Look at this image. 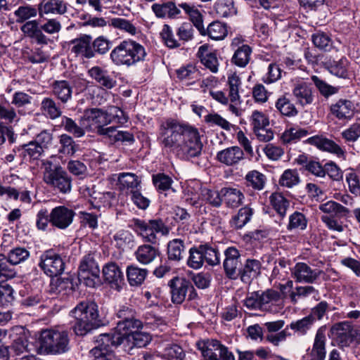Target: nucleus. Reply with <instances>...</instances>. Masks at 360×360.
<instances>
[{"instance_id":"59","label":"nucleus","mask_w":360,"mask_h":360,"mask_svg":"<svg viewBox=\"0 0 360 360\" xmlns=\"http://www.w3.org/2000/svg\"><path fill=\"white\" fill-rule=\"evenodd\" d=\"M38 12V8H36L30 5L21 6L14 11V15L16 17L18 23H22L32 18L36 17Z\"/></svg>"},{"instance_id":"52","label":"nucleus","mask_w":360,"mask_h":360,"mask_svg":"<svg viewBox=\"0 0 360 360\" xmlns=\"http://www.w3.org/2000/svg\"><path fill=\"white\" fill-rule=\"evenodd\" d=\"M214 8L217 15L221 18L232 16L237 13L233 0H217Z\"/></svg>"},{"instance_id":"36","label":"nucleus","mask_w":360,"mask_h":360,"mask_svg":"<svg viewBox=\"0 0 360 360\" xmlns=\"http://www.w3.org/2000/svg\"><path fill=\"white\" fill-rule=\"evenodd\" d=\"M118 183L121 190L131 193L137 189H141V179L138 176L130 172H123L118 175Z\"/></svg>"},{"instance_id":"4","label":"nucleus","mask_w":360,"mask_h":360,"mask_svg":"<svg viewBox=\"0 0 360 360\" xmlns=\"http://www.w3.org/2000/svg\"><path fill=\"white\" fill-rule=\"evenodd\" d=\"M110 56L115 65L130 67L143 61L146 51L145 47L139 42L126 39L112 50Z\"/></svg>"},{"instance_id":"60","label":"nucleus","mask_w":360,"mask_h":360,"mask_svg":"<svg viewBox=\"0 0 360 360\" xmlns=\"http://www.w3.org/2000/svg\"><path fill=\"white\" fill-rule=\"evenodd\" d=\"M349 61L346 58H342L338 61H333L328 66L329 72L341 78H347L348 77Z\"/></svg>"},{"instance_id":"20","label":"nucleus","mask_w":360,"mask_h":360,"mask_svg":"<svg viewBox=\"0 0 360 360\" xmlns=\"http://www.w3.org/2000/svg\"><path fill=\"white\" fill-rule=\"evenodd\" d=\"M333 338L341 347H347L353 340L352 327L349 322L344 321L335 324L331 328Z\"/></svg>"},{"instance_id":"35","label":"nucleus","mask_w":360,"mask_h":360,"mask_svg":"<svg viewBox=\"0 0 360 360\" xmlns=\"http://www.w3.org/2000/svg\"><path fill=\"white\" fill-rule=\"evenodd\" d=\"M179 6L184 11L185 14L187 15L193 24V27H195L198 30L199 33L205 32L203 16L195 6L188 3L179 4Z\"/></svg>"},{"instance_id":"7","label":"nucleus","mask_w":360,"mask_h":360,"mask_svg":"<svg viewBox=\"0 0 360 360\" xmlns=\"http://www.w3.org/2000/svg\"><path fill=\"white\" fill-rule=\"evenodd\" d=\"M130 227L142 240L148 243L156 244L158 242V234L166 235L169 230L160 219L142 220L133 219Z\"/></svg>"},{"instance_id":"10","label":"nucleus","mask_w":360,"mask_h":360,"mask_svg":"<svg viewBox=\"0 0 360 360\" xmlns=\"http://www.w3.org/2000/svg\"><path fill=\"white\" fill-rule=\"evenodd\" d=\"M44 181L46 184L63 193H70L72 188L71 178L60 167L54 169L46 167L44 172Z\"/></svg>"},{"instance_id":"2","label":"nucleus","mask_w":360,"mask_h":360,"mask_svg":"<svg viewBox=\"0 0 360 360\" xmlns=\"http://www.w3.org/2000/svg\"><path fill=\"white\" fill-rule=\"evenodd\" d=\"M142 328V322L139 319L120 321L113 333H103L97 337V345L90 350L89 358L92 360H120L112 352V347L121 345Z\"/></svg>"},{"instance_id":"25","label":"nucleus","mask_w":360,"mask_h":360,"mask_svg":"<svg viewBox=\"0 0 360 360\" xmlns=\"http://www.w3.org/2000/svg\"><path fill=\"white\" fill-rule=\"evenodd\" d=\"M292 95L302 105L310 104L313 101L311 84L305 81L297 82L292 89Z\"/></svg>"},{"instance_id":"15","label":"nucleus","mask_w":360,"mask_h":360,"mask_svg":"<svg viewBox=\"0 0 360 360\" xmlns=\"http://www.w3.org/2000/svg\"><path fill=\"white\" fill-rule=\"evenodd\" d=\"M291 274L297 282L314 283L319 279L321 271L318 269H311L307 263L297 262L292 268Z\"/></svg>"},{"instance_id":"12","label":"nucleus","mask_w":360,"mask_h":360,"mask_svg":"<svg viewBox=\"0 0 360 360\" xmlns=\"http://www.w3.org/2000/svg\"><path fill=\"white\" fill-rule=\"evenodd\" d=\"M200 349L205 360H235L233 353L216 340L203 342Z\"/></svg>"},{"instance_id":"13","label":"nucleus","mask_w":360,"mask_h":360,"mask_svg":"<svg viewBox=\"0 0 360 360\" xmlns=\"http://www.w3.org/2000/svg\"><path fill=\"white\" fill-rule=\"evenodd\" d=\"M75 216V211L67 206L58 205L51 211V226L60 230L68 228Z\"/></svg>"},{"instance_id":"56","label":"nucleus","mask_w":360,"mask_h":360,"mask_svg":"<svg viewBox=\"0 0 360 360\" xmlns=\"http://www.w3.org/2000/svg\"><path fill=\"white\" fill-rule=\"evenodd\" d=\"M309 134L308 130L299 127L286 129L282 134L281 139L285 143L296 142Z\"/></svg>"},{"instance_id":"8","label":"nucleus","mask_w":360,"mask_h":360,"mask_svg":"<svg viewBox=\"0 0 360 360\" xmlns=\"http://www.w3.org/2000/svg\"><path fill=\"white\" fill-rule=\"evenodd\" d=\"M188 254L186 263L193 269H200L205 262L210 266H215L220 262L218 250L208 243L191 248Z\"/></svg>"},{"instance_id":"21","label":"nucleus","mask_w":360,"mask_h":360,"mask_svg":"<svg viewBox=\"0 0 360 360\" xmlns=\"http://www.w3.org/2000/svg\"><path fill=\"white\" fill-rule=\"evenodd\" d=\"M180 7L173 1L154 4L151 6L153 12L158 18L178 19L182 18Z\"/></svg>"},{"instance_id":"42","label":"nucleus","mask_w":360,"mask_h":360,"mask_svg":"<svg viewBox=\"0 0 360 360\" xmlns=\"http://www.w3.org/2000/svg\"><path fill=\"white\" fill-rule=\"evenodd\" d=\"M41 110L44 115L51 120L58 118L62 115L60 106L49 97H46L41 101Z\"/></svg>"},{"instance_id":"50","label":"nucleus","mask_w":360,"mask_h":360,"mask_svg":"<svg viewBox=\"0 0 360 360\" xmlns=\"http://www.w3.org/2000/svg\"><path fill=\"white\" fill-rule=\"evenodd\" d=\"M103 135L108 136L113 142L120 141L131 143L134 141V136L131 133L126 131H118L112 127L105 128Z\"/></svg>"},{"instance_id":"31","label":"nucleus","mask_w":360,"mask_h":360,"mask_svg":"<svg viewBox=\"0 0 360 360\" xmlns=\"http://www.w3.org/2000/svg\"><path fill=\"white\" fill-rule=\"evenodd\" d=\"M150 340L151 338L149 333L139 330L131 337L129 336L127 338V340H124L121 345H123V349L125 352L130 353L134 347H146Z\"/></svg>"},{"instance_id":"9","label":"nucleus","mask_w":360,"mask_h":360,"mask_svg":"<svg viewBox=\"0 0 360 360\" xmlns=\"http://www.w3.org/2000/svg\"><path fill=\"white\" fill-rule=\"evenodd\" d=\"M78 275L79 281L88 287L94 288L100 283V269L94 254L89 253L83 257Z\"/></svg>"},{"instance_id":"1","label":"nucleus","mask_w":360,"mask_h":360,"mask_svg":"<svg viewBox=\"0 0 360 360\" xmlns=\"http://www.w3.org/2000/svg\"><path fill=\"white\" fill-rule=\"evenodd\" d=\"M158 141L161 147L169 149L184 160L199 156L202 148L198 129L172 118L160 124Z\"/></svg>"},{"instance_id":"47","label":"nucleus","mask_w":360,"mask_h":360,"mask_svg":"<svg viewBox=\"0 0 360 360\" xmlns=\"http://www.w3.org/2000/svg\"><path fill=\"white\" fill-rule=\"evenodd\" d=\"M176 75L180 80L186 82L187 84H192L195 80L199 79L200 76L198 69L192 65L180 68L176 70Z\"/></svg>"},{"instance_id":"53","label":"nucleus","mask_w":360,"mask_h":360,"mask_svg":"<svg viewBox=\"0 0 360 360\" xmlns=\"http://www.w3.org/2000/svg\"><path fill=\"white\" fill-rule=\"evenodd\" d=\"M308 221L302 212L295 211L289 216V222L287 226L288 231H304L307 229Z\"/></svg>"},{"instance_id":"37","label":"nucleus","mask_w":360,"mask_h":360,"mask_svg":"<svg viewBox=\"0 0 360 360\" xmlns=\"http://www.w3.org/2000/svg\"><path fill=\"white\" fill-rule=\"evenodd\" d=\"M202 187L199 183H192L184 188L183 198L188 205L199 207L202 205Z\"/></svg>"},{"instance_id":"5","label":"nucleus","mask_w":360,"mask_h":360,"mask_svg":"<svg viewBox=\"0 0 360 360\" xmlns=\"http://www.w3.org/2000/svg\"><path fill=\"white\" fill-rule=\"evenodd\" d=\"M75 322L73 326L77 335L83 336L97 326L98 306L89 300L82 301L70 311Z\"/></svg>"},{"instance_id":"33","label":"nucleus","mask_w":360,"mask_h":360,"mask_svg":"<svg viewBox=\"0 0 360 360\" xmlns=\"http://www.w3.org/2000/svg\"><path fill=\"white\" fill-rule=\"evenodd\" d=\"M260 270L261 263L259 260L248 259L239 276L243 283H250L260 274Z\"/></svg>"},{"instance_id":"11","label":"nucleus","mask_w":360,"mask_h":360,"mask_svg":"<svg viewBox=\"0 0 360 360\" xmlns=\"http://www.w3.org/2000/svg\"><path fill=\"white\" fill-rule=\"evenodd\" d=\"M39 266L46 276L53 277L63 274L65 262L59 254L49 250L41 255Z\"/></svg>"},{"instance_id":"24","label":"nucleus","mask_w":360,"mask_h":360,"mask_svg":"<svg viewBox=\"0 0 360 360\" xmlns=\"http://www.w3.org/2000/svg\"><path fill=\"white\" fill-rule=\"evenodd\" d=\"M198 56L206 68L213 73L218 72L219 63L216 51L212 50L208 45L204 44L199 47Z\"/></svg>"},{"instance_id":"61","label":"nucleus","mask_w":360,"mask_h":360,"mask_svg":"<svg viewBox=\"0 0 360 360\" xmlns=\"http://www.w3.org/2000/svg\"><path fill=\"white\" fill-rule=\"evenodd\" d=\"M345 181L349 191L355 196H360V179L357 173L352 168L347 169Z\"/></svg>"},{"instance_id":"62","label":"nucleus","mask_w":360,"mask_h":360,"mask_svg":"<svg viewBox=\"0 0 360 360\" xmlns=\"http://www.w3.org/2000/svg\"><path fill=\"white\" fill-rule=\"evenodd\" d=\"M276 109L287 117H293L297 114V110L293 103L285 96L280 97L276 102Z\"/></svg>"},{"instance_id":"32","label":"nucleus","mask_w":360,"mask_h":360,"mask_svg":"<svg viewBox=\"0 0 360 360\" xmlns=\"http://www.w3.org/2000/svg\"><path fill=\"white\" fill-rule=\"evenodd\" d=\"M88 75L97 83L108 89H111L116 85V81L109 75L108 70L99 66H94L90 68L88 70Z\"/></svg>"},{"instance_id":"39","label":"nucleus","mask_w":360,"mask_h":360,"mask_svg":"<svg viewBox=\"0 0 360 360\" xmlns=\"http://www.w3.org/2000/svg\"><path fill=\"white\" fill-rule=\"evenodd\" d=\"M202 36H208L213 40H222L224 39L227 34V27L226 24H224L219 21H213L209 24L207 28H205V32L200 33Z\"/></svg>"},{"instance_id":"28","label":"nucleus","mask_w":360,"mask_h":360,"mask_svg":"<svg viewBox=\"0 0 360 360\" xmlns=\"http://www.w3.org/2000/svg\"><path fill=\"white\" fill-rule=\"evenodd\" d=\"M39 15L44 14L63 15L67 11V4L61 0L42 1L38 5Z\"/></svg>"},{"instance_id":"58","label":"nucleus","mask_w":360,"mask_h":360,"mask_svg":"<svg viewBox=\"0 0 360 360\" xmlns=\"http://www.w3.org/2000/svg\"><path fill=\"white\" fill-rule=\"evenodd\" d=\"M280 300V294L274 290H267L260 292V302L262 310H271V306L274 305Z\"/></svg>"},{"instance_id":"14","label":"nucleus","mask_w":360,"mask_h":360,"mask_svg":"<svg viewBox=\"0 0 360 360\" xmlns=\"http://www.w3.org/2000/svg\"><path fill=\"white\" fill-rule=\"evenodd\" d=\"M225 259L223 266L226 276L230 279H236L240 275V254L234 247H229L224 251Z\"/></svg>"},{"instance_id":"46","label":"nucleus","mask_w":360,"mask_h":360,"mask_svg":"<svg viewBox=\"0 0 360 360\" xmlns=\"http://www.w3.org/2000/svg\"><path fill=\"white\" fill-rule=\"evenodd\" d=\"M184 242L181 239H173L167 244V255L169 260L180 261L184 257Z\"/></svg>"},{"instance_id":"29","label":"nucleus","mask_w":360,"mask_h":360,"mask_svg":"<svg viewBox=\"0 0 360 360\" xmlns=\"http://www.w3.org/2000/svg\"><path fill=\"white\" fill-rule=\"evenodd\" d=\"M52 94L61 103H66L72 98V86L67 80H55L51 85Z\"/></svg>"},{"instance_id":"27","label":"nucleus","mask_w":360,"mask_h":360,"mask_svg":"<svg viewBox=\"0 0 360 360\" xmlns=\"http://www.w3.org/2000/svg\"><path fill=\"white\" fill-rule=\"evenodd\" d=\"M112 244L119 250H131L136 245L134 236L127 230H120L112 236Z\"/></svg>"},{"instance_id":"51","label":"nucleus","mask_w":360,"mask_h":360,"mask_svg":"<svg viewBox=\"0 0 360 360\" xmlns=\"http://www.w3.org/2000/svg\"><path fill=\"white\" fill-rule=\"evenodd\" d=\"M253 211L252 208L245 206L240 208L237 214H236L231 221L232 227L236 229H242L248 223L252 216Z\"/></svg>"},{"instance_id":"3","label":"nucleus","mask_w":360,"mask_h":360,"mask_svg":"<svg viewBox=\"0 0 360 360\" xmlns=\"http://www.w3.org/2000/svg\"><path fill=\"white\" fill-rule=\"evenodd\" d=\"M127 122V117L124 111L116 106H111L108 110L92 108L86 109L82 115V124L87 128L88 131H97L103 135L105 126L115 122L124 124Z\"/></svg>"},{"instance_id":"41","label":"nucleus","mask_w":360,"mask_h":360,"mask_svg":"<svg viewBox=\"0 0 360 360\" xmlns=\"http://www.w3.org/2000/svg\"><path fill=\"white\" fill-rule=\"evenodd\" d=\"M319 209L324 213L323 215L345 217L349 213L348 208L333 200L320 204Z\"/></svg>"},{"instance_id":"38","label":"nucleus","mask_w":360,"mask_h":360,"mask_svg":"<svg viewBox=\"0 0 360 360\" xmlns=\"http://www.w3.org/2000/svg\"><path fill=\"white\" fill-rule=\"evenodd\" d=\"M222 200L231 208L239 207L243 202L245 196L240 189L235 188H223L221 189Z\"/></svg>"},{"instance_id":"18","label":"nucleus","mask_w":360,"mask_h":360,"mask_svg":"<svg viewBox=\"0 0 360 360\" xmlns=\"http://www.w3.org/2000/svg\"><path fill=\"white\" fill-rule=\"evenodd\" d=\"M326 342L324 331L319 328L316 333L312 348L307 349L302 360H324L326 354Z\"/></svg>"},{"instance_id":"22","label":"nucleus","mask_w":360,"mask_h":360,"mask_svg":"<svg viewBox=\"0 0 360 360\" xmlns=\"http://www.w3.org/2000/svg\"><path fill=\"white\" fill-rule=\"evenodd\" d=\"M92 37L90 35L83 34L77 39H72L70 44L72 45L71 51L77 56L86 58L94 56V52L91 47Z\"/></svg>"},{"instance_id":"49","label":"nucleus","mask_w":360,"mask_h":360,"mask_svg":"<svg viewBox=\"0 0 360 360\" xmlns=\"http://www.w3.org/2000/svg\"><path fill=\"white\" fill-rule=\"evenodd\" d=\"M204 122L209 127H219L226 131H231L234 125L215 112H210L204 116Z\"/></svg>"},{"instance_id":"23","label":"nucleus","mask_w":360,"mask_h":360,"mask_svg":"<svg viewBox=\"0 0 360 360\" xmlns=\"http://www.w3.org/2000/svg\"><path fill=\"white\" fill-rule=\"evenodd\" d=\"M217 158L222 164L234 166L244 159V153L240 147L231 146L219 151Z\"/></svg>"},{"instance_id":"54","label":"nucleus","mask_w":360,"mask_h":360,"mask_svg":"<svg viewBox=\"0 0 360 360\" xmlns=\"http://www.w3.org/2000/svg\"><path fill=\"white\" fill-rule=\"evenodd\" d=\"M314 324V322L311 316H307L301 319L292 321L288 327L298 335H304L311 329Z\"/></svg>"},{"instance_id":"63","label":"nucleus","mask_w":360,"mask_h":360,"mask_svg":"<svg viewBox=\"0 0 360 360\" xmlns=\"http://www.w3.org/2000/svg\"><path fill=\"white\" fill-rule=\"evenodd\" d=\"M300 183V176L297 170L288 169H285L279 179V184L281 186L292 188Z\"/></svg>"},{"instance_id":"16","label":"nucleus","mask_w":360,"mask_h":360,"mask_svg":"<svg viewBox=\"0 0 360 360\" xmlns=\"http://www.w3.org/2000/svg\"><path fill=\"white\" fill-rule=\"evenodd\" d=\"M330 111L338 120L349 121L354 117L356 107L352 101L340 98L330 105Z\"/></svg>"},{"instance_id":"55","label":"nucleus","mask_w":360,"mask_h":360,"mask_svg":"<svg viewBox=\"0 0 360 360\" xmlns=\"http://www.w3.org/2000/svg\"><path fill=\"white\" fill-rule=\"evenodd\" d=\"M44 150L40 145H38L34 141H32L27 144L22 146V155L26 161L37 160L43 153Z\"/></svg>"},{"instance_id":"48","label":"nucleus","mask_w":360,"mask_h":360,"mask_svg":"<svg viewBox=\"0 0 360 360\" xmlns=\"http://www.w3.org/2000/svg\"><path fill=\"white\" fill-rule=\"evenodd\" d=\"M270 202L281 221L286 215V210L290 204L289 201L281 193H274L270 196Z\"/></svg>"},{"instance_id":"43","label":"nucleus","mask_w":360,"mask_h":360,"mask_svg":"<svg viewBox=\"0 0 360 360\" xmlns=\"http://www.w3.org/2000/svg\"><path fill=\"white\" fill-rule=\"evenodd\" d=\"M148 274L146 269L139 268L136 265H130L127 269V277L131 286L141 285Z\"/></svg>"},{"instance_id":"34","label":"nucleus","mask_w":360,"mask_h":360,"mask_svg":"<svg viewBox=\"0 0 360 360\" xmlns=\"http://www.w3.org/2000/svg\"><path fill=\"white\" fill-rule=\"evenodd\" d=\"M179 6L184 11L185 14L187 15L193 24V27H195L198 30L199 33L205 32L203 16L195 6L188 3L179 4Z\"/></svg>"},{"instance_id":"64","label":"nucleus","mask_w":360,"mask_h":360,"mask_svg":"<svg viewBox=\"0 0 360 360\" xmlns=\"http://www.w3.org/2000/svg\"><path fill=\"white\" fill-rule=\"evenodd\" d=\"M30 256V251L27 248L22 247L13 248L8 254L9 262L14 265L25 262Z\"/></svg>"},{"instance_id":"44","label":"nucleus","mask_w":360,"mask_h":360,"mask_svg":"<svg viewBox=\"0 0 360 360\" xmlns=\"http://www.w3.org/2000/svg\"><path fill=\"white\" fill-rule=\"evenodd\" d=\"M62 124L67 132L72 134L76 138L84 136L86 131H87V128L82 124V116L79 120V124L70 117H63Z\"/></svg>"},{"instance_id":"17","label":"nucleus","mask_w":360,"mask_h":360,"mask_svg":"<svg viewBox=\"0 0 360 360\" xmlns=\"http://www.w3.org/2000/svg\"><path fill=\"white\" fill-rule=\"evenodd\" d=\"M168 285L172 300L176 304H181L184 301L189 290H194L191 282L183 277H174L169 281Z\"/></svg>"},{"instance_id":"26","label":"nucleus","mask_w":360,"mask_h":360,"mask_svg":"<svg viewBox=\"0 0 360 360\" xmlns=\"http://www.w3.org/2000/svg\"><path fill=\"white\" fill-rule=\"evenodd\" d=\"M21 32L27 37L34 39L39 44H46L48 39L42 32L39 22L35 20L25 22L20 27Z\"/></svg>"},{"instance_id":"19","label":"nucleus","mask_w":360,"mask_h":360,"mask_svg":"<svg viewBox=\"0 0 360 360\" xmlns=\"http://www.w3.org/2000/svg\"><path fill=\"white\" fill-rule=\"evenodd\" d=\"M307 142L319 149L329 152L340 158H345V150L333 140L322 136H314L307 139Z\"/></svg>"},{"instance_id":"6","label":"nucleus","mask_w":360,"mask_h":360,"mask_svg":"<svg viewBox=\"0 0 360 360\" xmlns=\"http://www.w3.org/2000/svg\"><path fill=\"white\" fill-rule=\"evenodd\" d=\"M38 342L41 353L62 354L69 349V338L66 330L60 328L46 329L41 332Z\"/></svg>"},{"instance_id":"30","label":"nucleus","mask_w":360,"mask_h":360,"mask_svg":"<svg viewBox=\"0 0 360 360\" xmlns=\"http://www.w3.org/2000/svg\"><path fill=\"white\" fill-rule=\"evenodd\" d=\"M104 281L112 286L118 287L123 281V273L115 262H108L103 266L102 269Z\"/></svg>"},{"instance_id":"40","label":"nucleus","mask_w":360,"mask_h":360,"mask_svg":"<svg viewBox=\"0 0 360 360\" xmlns=\"http://www.w3.org/2000/svg\"><path fill=\"white\" fill-rule=\"evenodd\" d=\"M158 250L150 245H140L135 252L137 261L143 264L151 263L157 257Z\"/></svg>"},{"instance_id":"45","label":"nucleus","mask_w":360,"mask_h":360,"mask_svg":"<svg viewBox=\"0 0 360 360\" xmlns=\"http://www.w3.org/2000/svg\"><path fill=\"white\" fill-rule=\"evenodd\" d=\"M251 53L252 49L247 44H243L235 51L231 61L236 65L244 68L248 64Z\"/></svg>"},{"instance_id":"57","label":"nucleus","mask_w":360,"mask_h":360,"mask_svg":"<svg viewBox=\"0 0 360 360\" xmlns=\"http://www.w3.org/2000/svg\"><path fill=\"white\" fill-rule=\"evenodd\" d=\"M202 204L207 202L212 206L218 207L222 202V195L221 191L211 190L207 188H202L201 190Z\"/></svg>"}]
</instances>
